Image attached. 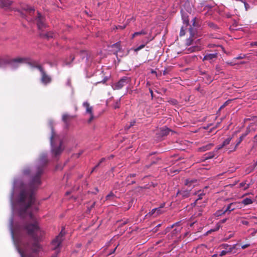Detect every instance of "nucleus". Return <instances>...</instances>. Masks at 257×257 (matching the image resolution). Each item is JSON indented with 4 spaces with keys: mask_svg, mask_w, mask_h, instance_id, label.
<instances>
[{
    "mask_svg": "<svg viewBox=\"0 0 257 257\" xmlns=\"http://www.w3.org/2000/svg\"><path fill=\"white\" fill-rule=\"evenodd\" d=\"M47 163V156H42L35 174L31 176L29 183L21 188L17 195V212H19L21 215L25 214L27 210L35 203L36 194L42 184L41 176L44 172V166Z\"/></svg>",
    "mask_w": 257,
    "mask_h": 257,
    "instance_id": "1",
    "label": "nucleus"
},
{
    "mask_svg": "<svg viewBox=\"0 0 257 257\" xmlns=\"http://www.w3.org/2000/svg\"><path fill=\"white\" fill-rule=\"evenodd\" d=\"M29 219L33 222H26L24 225V228L27 231L28 234L31 236L35 240L38 239L37 233L40 230L38 222L36 221L33 213L30 211L28 213ZM19 226L17 224V236H18ZM39 250V245L38 242L35 241L32 244H27L24 249L19 246V239L17 236V251L19 252L21 257H33L32 253L36 252Z\"/></svg>",
    "mask_w": 257,
    "mask_h": 257,
    "instance_id": "2",
    "label": "nucleus"
},
{
    "mask_svg": "<svg viewBox=\"0 0 257 257\" xmlns=\"http://www.w3.org/2000/svg\"><path fill=\"white\" fill-rule=\"evenodd\" d=\"M50 125L51 129L50 142L52 147V152L55 157H57L61 154L63 150V149L62 148V142L59 140L58 136L54 132L52 122H50Z\"/></svg>",
    "mask_w": 257,
    "mask_h": 257,
    "instance_id": "3",
    "label": "nucleus"
},
{
    "mask_svg": "<svg viewBox=\"0 0 257 257\" xmlns=\"http://www.w3.org/2000/svg\"><path fill=\"white\" fill-rule=\"evenodd\" d=\"M131 81V78L127 76L122 77L118 82L113 84L112 87L114 90L121 89L124 86Z\"/></svg>",
    "mask_w": 257,
    "mask_h": 257,
    "instance_id": "4",
    "label": "nucleus"
},
{
    "mask_svg": "<svg viewBox=\"0 0 257 257\" xmlns=\"http://www.w3.org/2000/svg\"><path fill=\"white\" fill-rule=\"evenodd\" d=\"M62 236L63 234L61 232L51 242L52 249L55 251L56 254L60 252V246L62 241Z\"/></svg>",
    "mask_w": 257,
    "mask_h": 257,
    "instance_id": "5",
    "label": "nucleus"
},
{
    "mask_svg": "<svg viewBox=\"0 0 257 257\" xmlns=\"http://www.w3.org/2000/svg\"><path fill=\"white\" fill-rule=\"evenodd\" d=\"M41 73V82L46 85L51 82L52 79L44 71L41 65H36Z\"/></svg>",
    "mask_w": 257,
    "mask_h": 257,
    "instance_id": "6",
    "label": "nucleus"
},
{
    "mask_svg": "<svg viewBox=\"0 0 257 257\" xmlns=\"http://www.w3.org/2000/svg\"><path fill=\"white\" fill-rule=\"evenodd\" d=\"M190 191L191 189L190 190H187L185 189L184 188H182L181 190H179L177 191L176 196L180 199H185L190 196Z\"/></svg>",
    "mask_w": 257,
    "mask_h": 257,
    "instance_id": "7",
    "label": "nucleus"
},
{
    "mask_svg": "<svg viewBox=\"0 0 257 257\" xmlns=\"http://www.w3.org/2000/svg\"><path fill=\"white\" fill-rule=\"evenodd\" d=\"M45 20V17L42 16V14L38 11L36 21H37V25L39 30L42 29L45 27V24L44 23Z\"/></svg>",
    "mask_w": 257,
    "mask_h": 257,
    "instance_id": "8",
    "label": "nucleus"
},
{
    "mask_svg": "<svg viewBox=\"0 0 257 257\" xmlns=\"http://www.w3.org/2000/svg\"><path fill=\"white\" fill-rule=\"evenodd\" d=\"M83 106L86 108V112L89 113L90 115V118H89L88 122V123H90L92 120L94 119V116L93 114V108L92 106H90L89 103L87 102H84L83 103Z\"/></svg>",
    "mask_w": 257,
    "mask_h": 257,
    "instance_id": "9",
    "label": "nucleus"
},
{
    "mask_svg": "<svg viewBox=\"0 0 257 257\" xmlns=\"http://www.w3.org/2000/svg\"><path fill=\"white\" fill-rule=\"evenodd\" d=\"M17 63H25L26 64H39L36 61L30 58L17 57Z\"/></svg>",
    "mask_w": 257,
    "mask_h": 257,
    "instance_id": "10",
    "label": "nucleus"
},
{
    "mask_svg": "<svg viewBox=\"0 0 257 257\" xmlns=\"http://www.w3.org/2000/svg\"><path fill=\"white\" fill-rule=\"evenodd\" d=\"M171 132H172L171 130L168 127H162L160 128L159 132L157 134V138L159 139H161L164 137L167 136Z\"/></svg>",
    "mask_w": 257,
    "mask_h": 257,
    "instance_id": "11",
    "label": "nucleus"
},
{
    "mask_svg": "<svg viewBox=\"0 0 257 257\" xmlns=\"http://www.w3.org/2000/svg\"><path fill=\"white\" fill-rule=\"evenodd\" d=\"M250 129L248 127L246 128V131L244 133L242 134L238 140L236 141V143L234 148V151L236 150L237 147L239 146V145L241 143V142L243 141V140L245 138V137L250 133Z\"/></svg>",
    "mask_w": 257,
    "mask_h": 257,
    "instance_id": "12",
    "label": "nucleus"
},
{
    "mask_svg": "<svg viewBox=\"0 0 257 257\" xmlns=\"http://www.w3.org/2000/svg\"><path fill=\"white\" fill-rule=\"evenodd\" d=\"M217 55L218 54L217 53H206V55L204 56L203 60H209V63L213 62L214 59H216L217 58Z\"/></svg>",
    "mask_w": 257,
    "mask_h": 257,
    "instance_id": "13",
    "label": "nucleus"
},
{
    "mask_svg": "<svg viewBox=\"0 0 257 257\" xmlns=\"http://www.w3.org/2000/svg\"><path fill=\"white\" fill-rule=\"evenodd\" d=\"M239 203L238 202H232L228 204L226 208L223 211V214H225L227 212H231L236 209L238 207L237 204Z\"/></svg>",
    "mask_w": 257,
    "mask_h": 257,
    "instance_id": "14",
    "label": "nucleus"
},
{
    "mask_svg": "<svg viewBox=\"0 0 257 257\" xmlns=\"http://www.w3.org/2000/svg\"><path fill=\"white\" fill-rule=\"evenodd\" d=\"M73 118V116L68 114H64L62 116V120L67 126L69 125L70 121Z\"/></svg>",
    "mask_w": 257,
    "mask_h": 257,
    "instance_id": "15",
    "label": "nucleus"
},
{
    "mask_svg": "<svg viewBox=\"0 0 257 257\" xmlns=\"http://www.w3.org/2000/svg\"><path fill=\"white\" fill-rule=\"evenodd\" d=\"M217 154L216 151L214 150L212 152L206 153L203 156V160H207L213 158Z\"/></svg>",
    "mask_w": 257,
    "mask_h": 257,
    "instance_id": "16",
    "label": "nucleus"
},
{
    "mask_svg": "<svg viewBox=\"0 0 257 257\" xmlns=\"http://www.w3.org/2000/svg\"><path fill=\"white\" fill-rule=\"evenodd\" d=\"M12 4L10 0H0V7L2 8H8Z\"/></svg>",
    "mask_w": 257,
    "mask_h": 257,
    "instance_id": "17",
    "label": "nucleus"
},
{
    "mask_svg": "<svg viewBox=\"0 0 257 257\" xmlns=\"http://www.w3.org/2000/svg\"><path fill=\"white\" fill-rule=\"evenodd\" d=\"M214 146L213 143H209L205 146H203L198 148V151L199 152H205L210 150Z\"/></svg>",
    "mask_w": 257,
    "mask_h": 257,
    "instance_id": "18",
    "label": "nucleus"
},
{
    "mask_svg": "<svg viewBox=\"0 0 257 257\" xmlns=\"http://www.w3.org/2000/svg\"><path fill=\"white\" fill-rule=\"evenodd\" d=\"M197 182L196 179H188L185 180V185L190 187H194Z\"/></svg>",
    "mask_w": 257,
    "mask_h": 257,
    "instance_id": "19",
    "label": "nucleus"
},
{
    "mask_svg": "<svg viewBox=\"0 0 257 257\" xmlns=\"http://www.w3.org/2000/svg\"><path fill=\"white\" fill-rule=\"evenodd\" d=\"M110 47L111 48H114L116 49V50H115L114 51V52L113 53L115 54H116L118 52V51H120L121 49V45H120V42H118L116 43H114L113 44V45H112Z\"/></svg>",
    "mask_w": 257,
    "mask_h": 257,
    "instance_id": "20",
    "label": "nucleus"
},
{
    "mask_svg": "<svg viewBox=\"0 0 257 257\" xmlns=\"http://www.w3.org/2000/svg\"><path fill=\"white\" fill-rule=\"evenodd\" d=\"M189 30L190 33L191 37L187 39L186 44H187V45H188V46H190L192 44V42H193L192 38L194 36V34L193 33V29L191 27L189 29Z\"/></svg>",
    "mask_w": 257,
    "mask_h": 257,
    "instance_id": "21",
    "label": "nucleus"
},
{
    "mask_svg": "<svg viewBox=\"0 0 257 257\" xmlns=\"http://www.w3.org/2000/svg\"><path fill=\"white\" fill-rule=\"evenodd\" d=\"M236 245V244H234L232 246V247H229L227 250H224L221 251L219 255L220 256H222L223 255H225V254H226L228 253L231 252L232 251V250L235 248Z\"/></svg>",
    "mask_w": 257,
    "mask_h": 257,
    "instance_id": "22",
    "label": "nucleus"
},
{
    "mask_svg": "<svg viewBox=\"0 0 257 257\" xmlns=\"http://www.w3.org/2000/svg\"><path fill=\"white\" fill-rule=\"evenodd\" d=\"M182 20L183 21V23L186 26L189 25V19L188 18V16L187 15V14H182Z\"/></svg>",
    "mask_w": 257,
    "mask_h": 257,
    "instance_id": "23",
    "label": "nucleus"
},
{
    "mask_svg": "<svg viewBox=\"0 0 257 257\" xmlns=\"http://www.w3.org/2000/svg\"><path fill=\"white\" fill-rule=\"evenodd\" d=\"M79 55L82 59L86 58L87 60L88 58V52L86 50L80 51Z\"/></svg>",
    "mask_w": 257,
    "mask_h": 257,
    "instance_id": "24",
    "label": "nucleus"
},
{
    "mask_svg": "<svg viewBox=\"0 0 257 257\" xmlns=\"http://www.w3.org/2000/svg\"><path fill=\"white\" fill-rule=\"evenodd\" d=\"M23 9L26 12L29 13V14L34 13V12L35 11V10L33 8L30 7L27 5L25 6L23 8Z\"/></svg>",
    "mask_w": 257,
    "mask_h": 257,
    "instance_id": "25",
    "label": "nucleus"
},
{
    "mask_svg": "<svg viewBox=\"0 0 257 257\" xmlns=\"http://www.w3.org/2000/svg\"><path fill=\"white\" fill-rule=\"evenodd\" d=\"M147 34V32L144 30H142V31H141L140 32H135V33H134L132 35V38H134V37H135L136 36H140V35H146Z\"/></svg>",
    "mask_w": 257,
    "mask_h": 257,
    "instance_id": "26",
    "label": "nucleus"
},
{
    "mask_svg": "<svg viewBox=\"0 0 257 257\" xmlns=\"http://www.w3.org/2000/svg\"><path fill=\"white\" fill-rule=\"evenodd\" d=\"M253 203L252 200L249 198H246L244 199L242 201L241 203L243 204L244 205H247L249 204H251Z\"/></svg>",
    "mask_w": 257,
    "mask_h": 257,
    "instance_id": "27",
    "label": "nucleus"
},
{
    "mask_svg": "<svg viewBox=\"0 0 257 257\" xmlns=\"http://www.w3.org/2000/svg\"><path fill=\"white\" fill-rule=\"evenodd\" d=\"M239 187L241 188L244 187V190H247L250 187V184H246V181L240 183L239 185Z\"/></svg>",
    "mask_w": 257,
    "mask_h": 257,
    "instance_id": "28",
    "label": "nucleus"
},
{
    "mask_svg": "<svg viewBox=\"0 0 257 257\" xmlns=\"http://www.w3.org/2000/svg\"><path fill=\"white\" fill-rule=\"evenodd\" d=\"M208 26L211 29H212L214 30H217L219 29L218 27L213 22H209L208 23Z\"/></svg>",
    "mask_w": 257,
    "mask_h": 257,
    "instance_id": "29",
    "label": "nucleus"
},
{
    "mask_svg": "<svg viewBox=\"0 0 257 257\" xmlns=\"http://www.w3.org/2000/svg\"><path fill=\"white\" fill-rule=\"evenodd\" d=\"M136 176H137V174L136 173L130 174L126 177L125 181L126 182H130V179H131L132 178H134V177H136Z\"/></svg>",
    "mask_w": 257,
    "mask_h": 257,
    "instance_id": "30",
    "label": "nucleus"
},
{
    "mask_svg": "<svg viewBox=\"0 0 257 257\" xmlns=\"http://www.w3.org/2000/svg\"><path fill=\"white\" fill-rule=\"evenodd\" d=\"M164 204L161 205L160 207L156 208V216L161 214L163 213L162 208L164 207Z\"/></svg>",
    "mask_w": 257,
    "mask_h": 257,
    "instance_id": "31",
    "label": "nucleus"
},
{
    "mask_svg": "<svg viewBox=\"0 0 257 257\" xmlns=\"http://www.w3.org/2000/svg\"><path fill=\"white\" fill-rule=\"evenodd\" d=\"M231 139H232V138L230 137H229V138H227L226 139H225L222 143L223 146L224 147V146L229 144Z\"/></svg>",
    "mask_w": 257,
    "mask_h": 257,
    "instance_id": "32",
    "label": "nucleus"
},
{
    "mask_svg": "<svg viewBox=\"0 0 257 257\" xmlns=\"http://www.w3.org/2000/svg\"><path fill=\"white\" fill-rule=\"evenodd\" d=\"M231 101V100L228 99L227 101H226L219 108V111L221 109L224 108L225 106H226Z\"/></svg>",
    "mask_w": 257,
    "mask_h": 257,
    "instance_id": "33",
    "label": "nucleus"
},
{
    "mask_svg": "<svg viewBox=\"0 0 257 257\" xmlns=\"http://www.w3.org/2000/svg\"><path fill=\"white\" fill-rule=\"evenodd\" d=\"M220 247L222 248L225 249V250H227L229 247H232V246H231V245L227 244V243H223L220 245Z\"/></svg>",
    "mask_w": 257,
    "mask_h": 257,
    "instance_id": "34",
    "label": "nucleus"
},
{
    "mask_svg": "<svg viewBox=\"0 0 257 257\" xmlns=\"http://www.w3.org/2000/svg\"><path fill=\"white\" fill-rule=\"evenodd\" d=\"M161 160V158H159V157L157 158L156 159V160H155V161H152V162H151V164H150V165H146V166H145V168H146V169H148V168H149V167H150L152 165H153V164H156V163H157V162L159 160Z\"/></svg>",
    "mask_w": 257,
    "mask_h": 257,
    "instance_id": "35",
    "label": "nucleus"
},
{
    "mask_svg": "<svg viewBox=\"0 0 257 257\" xmlns=\"http://www.w3.org/2000/svg\"><path fill=\"white\" fill-rule=\"evenodd\" d=\"M114 197V194L111 192L106 196V200H110Z\"/></svg>",
    "mask_w": 257,
    "mask_h": 257,
    "instance_id": "36",
    "label": "nucleus"
},
{
    "mask_svg": "<svg viewBox=\"0 0 257 257\" xmlns=\"http://www.w3.org/2000/svg\"><path fill=\"white\" fill-rule=\"evenodd\" d=\"M41 36L43 37L46 38L47 39H49L50 38H52L53 37V34L50 33H46V34H44L43 35H41Z\"/></svg>",
    "mask_w": 257,
    "mask_h": 257,
    "instance_id": "37",
    "label": "nucleus"
},
{
    "mask_svg": "<svg viewBox=\"0 0 257 257\" xmlns=\"http://www.w3.org/2000/svg\"><path fill=\"white\" fill-rule=\"evenodd\" d=\"M151 73H155V74H156V76H157V77L160 76H161V75H162V71H160V70H158V71L157 72L156 71H155V70H151Z\"/></svg>",
    "mask_w": 257,
    "mask_h": 257,
    "instance_id": "38",
    "label": "nucleus"
},
{
    "mask_svg": "<svg viewBox=\"0 0 257 257\" xmlns=\"http://www.w3.org/2000/svg\"><path fill=\"white\" fill-rule=\"evenodd\" d=\"M205 193H204V191H203L200 193L198 194V198L196 200V201H197L198 200H201L202 199V197L205 195Z\"/></svg>",
    "mask_w": 257,
    "mask_h": 257,
    "instance_id": "39",
    "label": "nucleus"
},
{
    "mask_svg": "<svg viewBox=\"0 0 257 257\" xmlns=\"http://www.w3.org/2000/svg\"><path fill=\"white\" fill-rule=\"evenodd\" d=\"M7 63V60L3 57H0V64H3Z\"/></svg>",
    "mask_w": 257,
    "mask_h": 257,
    "instance_id": "40",
    "label": "nucleus"
},
{
    "mask_svg": "<svg viewBox=\"0 0 257 257\" xmlns=\"http://www.w3.org/2000/svg\"><path fill=\"white\" fill-rule=\"evenodd\" d=\"M31 173V170L30 168H27L23 170V173L25 175H28Z\"/></svg>",
    "mask_w": 257,
    "mask_h": 257,
    "instance_id": "41",
    "label": "nucleus"
},
{
    "mask_svg": "<svg viewBox=\"0 0 257 257\" xmlns=\"http://www.w3.org/2000/svg\"><path fill=\"white\" fill-rule=\"evenodd\" d=\"M74 59V56L73 55H71L70 56V61L66 60L65 64H70V63L73 61Z\"/></svg>",
    "mask_w": 257,
    "mask_h": 257,
    "instance_id": "42",
    "label": "nucleus"
},
{
    "mask_svg": "<svg viewBox=\"0 0 257 257\" xmlns=\"http://www.w3.org/2000/svg\"><path fill=\"white\" fill-rule=\"evenodd\" d=\"M145 46V44H142L141 45H140L139 47H137V48L135 49H134V51L135 52H138V51L140 50L141 49H143V48H144Z\"/></svg>",
    "mask_w": 257,
    "mask_h": 257,
    "instance_id": "43",
    "label": "nucleus"
},
{
    "mask_svg": "<svg viewBox=\"0 0 257 257\" xmlns=\"http://www.w3.org/2000/svg\"><path fill=\"white\" fill-rule=\"evenodd\" d=\"M108 76H105L101 81L98 82H97V83H102L103 84H105L106 82V81L108 80Z\"/></svg>",
    "mask_w": 257,
    "mask_h": 257,
    "instance_id": "44",
    "label": "nucleus"
},
{
    "mask_svg": "<svg viewBox=\"0 0 257 257\" xmlns=\"http://www.w3.org/2000/svg\"><path fill=\"white\" fill-rule=\"evenodd\" d=\"M17 13L19 14V15L23 18H25L26 17V14H24L23 12L20 11L17 9Z\"/></svg>",
    "mask_w": 257,
    "mask_h": 257,
    "instance_id": "45",
    "label": "nucleus"
},
{
    "mask_svg": "<svg viewBox=\"0 0 257 257\" xmlns=\"http://www.w3.org/2000/svg\"><path fill=\"white\" fill-rule=\"evenodd\" d=\"M223 147H224V146H223V145H222V144L221 145H219V146H218L217 147H216L215 148V150H215V151H216V153H217V151H218L219 150H220V149H222V148H223Z\"/></svg>",
    "mask_w": 257,
    "mask_h": 257,
    "instance_id": "46",
    "label": "nucleus"
},
{
    "mask_svg": "<svg viewBox=\"0 0 257 257\" xmlns=\"http://www.w3.org/2000/svg\"><path fill=\"white\" fill-rule=\"evenodd\" d=\"M196 20H197V18L196 17L194 18L193 20V26L194 27H198V25L197 24V23L196 22Z\"/></svg>",
    "mask_w": 257,
    "mask_h": 257,
    "instance_id": "47",
    "label": "nucleus"
},
{
    "mask_svg": "<svg viewBox=\"0 0 257 257\" xmlns=\"http://www.w3.org/2000/svg\"><path fill=\"white\" fill-rule=\"evenodd\" d=\"M151 215H154L155 214V216H156V208H154L152 210L151 212L149 213Z\"/></svg>",
    "mask_w": 257,
    "mask_h": 257,
    "instance_id": "48",
    "label": "nucleus"
},
{
    "mask_svg": "<svg viewBox=\"0 0 257 257\" xmlns=\"http://www.w3.org/2000/svg\"><path fill=\"white\" fill-rule=\"evenodd\" d=\"M185 34V31L184 30L183 28L182 27L181 31H180V35L181 36H182L184 35Z\"/></svg>",
    "mask_w": 257,
    "mask_h": 257,
    "instance_id": "49",
    "label": "nucleus"
},
{
    "mask_svg": "<svg viewBox=\"0 0 257 257\" xmlns=\"http://www.w3.org/2000/svg\"><path fill=\"white\" fill-rule=\"evenodd\" d=\"M126 27V25H123V26H118L116 27V29H120L121 30H123Z\"/></svg>",
    "mask_w": 257,
    "mask_h": 257,
    "instance_id": "50",
    "label": "nucleus"
},
{
    "mask_svg": "<svg viewBox=\"0 0 257 257\" xmlns=\"http://www.w3.org/2000/svg\"><path fill=\"white\" fill-rule=\"evenodd\" d=\"M170 71V69L166 68L165 70H163V75H166Z\"/></svg>",
    "mask_w": 257,
    "mask_h": 257,
    "instance_id": "51",
    "label": "nucleus"
},
{
    "mask_svg": "<svg viewBox=\"0 0 257 257\" xmlns=\"http://www.w3.org/2000/svg\"><path fill=\"white\" fill-rule=\"evenodd\" d=\"M249 246H250V244H249V243L245 244H244V245L241 246V248L242 249H245V248L249 247Z\"/></svg>",
    "mask_w": 257,
    "mask_h": 257,
    "instance_id": "52",
    "label": "nucleus"
},
{
    "mask_svg": "<svg viewBox=\"0 0 257 257\" xmlns=\"http://www.w3.org/2000/svg\"><path fill=\"white\" fill-rule=\"evenodd\" d=\"M136 183V181L135 180H130V181L128 182V185H133V184H134Z\"/></svg>",
    "mask_w": 257,
    "mask_h": 257,
    "instance_id": "53",
    "label": "nucleus"
},
{
    "mask_svg": "<svg viewBox=\"0 0 257 257\" xmlns=\"http://www.w3.org/2000/svg\"><path fill=\"white\" fill-rule=\"evenodd\" d=\"M241 223L243 225H247L249 224V222L246 220H242Z\"/></svg>",
    "mask_w": 257,
    "mask_h": 257,
    "instance_id": "54",
    "label": "nucleus"
},
{
    "mask_svg": "<svg viewBox=\"0 0 257 257\" xmlns=\"http://www.w3.org/2000/svg\"><path fill=\"white\" fill-rule=\"evenodd\" d=\"M244 6L246 10H247L249 8V5L246 2H244Z\"/></svg>",
    "mask_w": 257,
    "mask_h": 257,
    "instance_id": "55",
    "label": "nucleus"
},
{
    "mask_svg": "<svg viewBox=\"0 0 257 257\" xmlns=\"http://www.w3.org/2000/svg\"><path fill=\"white\" fill-rule=\"evenodd\" d=\"M250 45H251V46H255V47H257V41L253 42L251 43Z\"/></svg>",
    "mask_w": 257,
    "mask_h": 257,
    "instance_id": "56",
    "label": "nucleus"
},
{
    "mask_svg": "<svg viewBox=\"0 0 257 257\" xmlns=\"http://www.w3.org/2000/svg\"><path fill=\"white\" fill-rule=\"evenodd\" d=\"M99 166V164H97L92 170L91 172V173H92L93 171H94V170L97 168L98 167V166Z\"/></svg>",
    "mask_w": 257,
    "mask_h": 257,
    "instance_id": "57",
    "label": "nucleus"
},
{
    "mask_svg": "<svg viewBox=\"0 0 257 257\" xmlns=\"http://www.w3.org/2000/svg\"><path fill=\"white\" fill-rule=\"evenodd\" d=\"M254 168H252V169H251L250 170H249V169H247L245 171V172H246L247 174H248L250 172H251L253 170Z\"/></svg>",
    "mask_w": 257,
    "mask_h": 257,
    "instance_id": "58",
    "label": "nucleus"
},
{
    "mask_svg": "<svg viewBox=\"0 0 257 257\" xmlns=\"http://www.w3.org/2000/svg\"><path fill=\"white\" fill-rule=\"evenodd\" d=\"M149 91L151 93L152 98H153L154 97V95H153V91L152 89L151 88H149Z\"/></svg>",
    "mask_w": 257,
    "mask_h": 257,
    "instance_id": "59",
    "label": "nucleus"
},
{
    "mask_svg": "<svg viewBox=\"0 0 257 257\" xmlns=\"http://www.w3.org/2000/svg\"><path fill=\"white\" fill-rule=\"evenodd\" d=\"M105 160V159L104 158H102L101 159V160H100L98 164H99V165H100V164L102 163V162H103Z\"/></svg>",
    "mask_w": 257,
    "mask_h": 257,
    "instance_id": "60",
    "label": "nucleus"
},
{
    "mask_svg": "<svg viewBox=\"0 0 257 257\" xmlns=\"http://www.w3.org/2000/svg\"><path fill=\"white\" fill-rule=\"evenodd\" d=\"M128 219H126V220H125V221H123V222L121 223V224L122 225H124L126 224V223H127V222H128Z\"/></svg>",
    "mask_w": 257,
    "mask_h": 257,
    "instance_id": "61",
    "label": "nucleus"
},
{
    "mask_svg": "<svg viewBox=\"0 0 257 257\" xmlns=\"http://www.w3.org/2000/svg\"><path fill=\"white\" fill-rule=\"evenodd\" d=\"M95 205V202H93V203L92 204V205L90 206L89 209L90 210V209H91L92 208H93V207H94Z\"/></svg>",
    "mask_w": 257,
    "mask_h": 257,
    "instance_id": "62",
    "label": "nucleus"
},
{
    "mask_svg": "<svg viewBox=\"0 0 257 257\" xmlns=\"http://www.w3.org/2000/svg\"><path fill=\"white\" fill-rule=\"evenodd\" d=\"M135 123V121L131 122L130 126L127 127V129L130 128L132 126H133Z\"/></svg>",
    "mask_w": 257,
    "mask_h": 257,
    "instance_id": "63",
    "label": "nucleus"
},
{
    "mask_svg": "<svg viewBox=\"0 0 257 257\" xmlns=\"http://www.w3.org/2000/svg\"><path fill=\"white\" fill-rule=\"evenodd\" d=\"M254 141L257 142V135L254 137Z\"/></svg>",
    "mask_w": 257,
    "mask_h": 257,
    "instance_id": "64",
    "label": "nucleus"
}]
</instances>
